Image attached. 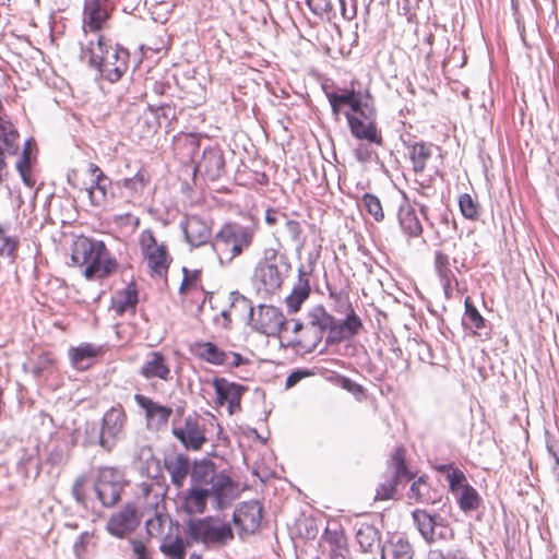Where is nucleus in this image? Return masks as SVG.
Wrapping results in <instances>:
<instances>
[{"mask_svg": "<svg viewBox=\"0 0 559 559\" xmlns=\"http://www.w3.org/2000/svg\"><path fill=\"white\" fill-rule=\"evenodd\" d=\"M309 9L319 16H323L332 12L333 7L331 0H306Z\"/></svg>", "mask_w": 559, "mask_h": 559, "instance_id": "nucleus-54", "label": "nucleus"}, {"mask_svg": "<svg viewBox=\"0 0 559 559\" xmlns=\"http://www.w3.org/2000/svg\"><path fill=\"white\" fill-rule=\"evenodd\" d=\"M275 258L276 252L272 250L271 257L260 261L254 270L253 277L259 283V289H263L266 293H274L283 283V274L273 262Z\"/></svg>", "mask_w": 559, "mask_h": 559, "instance_id": "nucleus-21", "label": "nucleus"}, {"mask_svg": "<svg viewBox=\"0 0 559 559\" xmlns=\"http://www.w3.org/2000/svg\"><path fill=\"white\" fill-rule=\"evenodd\" d=\"M170 373L167 358L160 352L148 353L140 368V374L146 380L159 379L162 381H169L171 379Z\"/></svg>", "mask_w": 559, "mask_h": 559, "instance_id": "nucleus-26", "label": "nucleus"}, {"mask_svg": "<svg viewBox=\"0 0 559 559\" xmlns=\"http://www.w3.org/2000/svg\"><path fill=\"white\" fill-rule=\"evenodd\" d=\"M343 313L346 314L344 320L337 321L334 318L333 329L325 338L329 345L340 344L344 340L352 338L362 329L361 319L356 314L353 307Z\"/></svg>", "mask_w": 559, "mask_h": 559, "instance_id": "nucleus-23", "label": "nucleus"}, {"mask_svg": "<svg viewBox=\"0 0 559 559\" xmlns=\"http://www.w3.org/2000/svg\"><path fill=\"white\" fill-rule=\"evenodd\" d=\"M68 445L66 441L56 440L48 447L46 462L52 466H59L68 461Z\"/></svg>", "mask_w": 559, "mask_h": 559, "instance_id": "nucleus-43", "label": "nucleus"}, {"mask_svg": "<svg viewBox=\"0 0 559 559\" xmlns=\"http://www.w3.org/2000/svg\"><path fill=\"white\" fill-rule=\"evenodd\" d=\"M353 136L381 146L383 139L376 126V110L367 102L359 100V108L354 112L345 111Z\"/></svg>", "mask_w": 559, "mask_h": 559, "instance_id": "nucleus-9", "label": "nucleus"}, {"mask_svg": "<svg viewBox=\"0 0 559 559\" xmlns=\"http://www.w3.org/2000/svg\"><path fill=\"white\" fill-rule=\"evenodd\" d=\"M93 536L94 535L91 532H83L80 534L79 538L74 543L73 550L79 559H81L85 555L87 545L93 539Z\"/></svg>", "mask_w": 559, "mask_h": 559, "instance_id": "nucleus-55", "label": "nucleus"}, {"mask_svg": "<svg viewBox=\"0 0 559 559\" xmlns=\"http://www.w3.org/2000/svg\"><path fill=\"white\" fill-rule=\"evenodd\" d=\"M111 187V179L104 173L93 178L92 183L85 189L90 202L94 206H102L107 202L108 191Z\"/></svg>", "mask_w": 559, "mask_h": 559, "instance_id": "nucleus-33", "label": "nucleus"}, {"mask_svg": "<svg viewBox=\"0 0 559 559\" xmlns=\"http://www.w3.org/2000/svg\"><path fill=\"white\" fill-rule=\"evenodd\" d=\"M215 323L221 325L222 328L224 329H229L230 328V324H231V319H230V312L229 310H223L216 318H215Z\"/></svg>", "mask_w": 559, "mask_h": 559, "instance_id": "nucleus-63", "label": "nucleus"}, {"mask_svg": "<svg viewBox=\"0 0 559 559\" xmlns=\"http://www.w3.org/2000/svg\"><path fill=\"white\" fill-rule=\"evenodd\" d=\"M428 559H467L462 550H449L443 552L439 549H431L428 552Z\"/></svg>", "mask_w": 559, "mask_h": 559, "instance_id": "nucleus-57", "label": "nucleus"}, {"mask_svg": "<svg viewBox=\"0 0 559 559\" xmlns=\"http://www.w3.org/2000/svg\"><path fill=\"white\" fill-rule=\"evenodd\" d=\"M227 354H228V357H227V361L225 364L226 366L235 368V367H239L240 365H242L245 362V358L240 354L234 353V352H230Z\"/></svg>", "mask_w": 559, "mask_h": 559, "instance_id": "nucleus-64", "label": "nucleus"}, {"mask_svg": "<svg viewBox=\"0 0 559 559\" xmlns=\"http://www.w3.org/2000/svg\"><path fill=\"white\" fill-rule=\"evenodd\" d=\"M86 483V477L81 475L79 476L73 485H72V495L76 502L84 504L85 503V492H84V486Z\"/></svg>", "mask_w": 559, "mask_h": 559, "instance_id": "nucleus-60", "label": "nucleus"}, {"mask_svg": "<svg viewBox=\"0 0 559 559\" xmlns=\"http://www.w3.org/2000/svg\"><path fill=\"white\" fill-rule=\"evenodd\" d=\"M80 59L96 70L100 79L110 83L118 82L129 68L130 53L102 34H94L80 43Z\"/></svg>", "mask_w": 559, "mask_h": 559, "instance_id": "nucleus-1", "label": "nucleus"}, {"mask_svg": "<svg viewBox=\"0 0 559 559\" xmlns=\"http://www.w3.org/2000/svg\"><path fill=\"white\" fill-rule=\"evenodd\" d=\"M135 459L139 461L140 466L143 467L144 465L150 466L151 464H156V460L154 459V453L151 447L143 445L138 449L135 453Z\"/></svg>", "mask_w": 559, "mask_h": 559, "instance_id": "nucleus-56", "label": "nucleus"}, {"mask_svg": "<svg viewBox=\"0 0 559 559\" xmlns=\"http://www.w3.org/2000/svg\"><path fill=\"white\" fill-rule=\"evenodd\" d=\"M356 540L361 551L371 552L373 548L379 547L380 533L369 524H362L356 532Z\"/></svg>", "mask_w": 559, "mask_h": 559, "instance_id": "nucleus-39", "label": "nucleus"}, {"mask_svg": "<svg viewBox=\"0 0 559 559\" xmlns=\"http://www.w3.org/2000/svg\"><path fill=\"white\" fill-rule=\"evenodd\" d=\"M435 146L431 143L416 142L407 145L408 157L415 174H423L432 157Z\"/></svg>", "mask_w": 559, "mask_h": 559, "instance_id": "nucleus-30", "label": "nucleus"}, {"mask_svg": "<svg viewBox=\"0 0 559 559\" xmlns=\"http://www.w3.org/2000/svg\"><path fill=\"white\" fill-rule=\"evenodd\" d=\"M138 304V294L134 288L127 287L114 301V309L122 314L128 309H133Z\"/></svg>", "mask_w": 559, "mask_h": 559, "instance_id": "nucleus-45", "label": "nucleus"}, {"mask_svg": "<svg viewBox=\"0 0 559 559\" xmlns=\"http://www.w3.org/2000/svg\"><path fill=\"white\" fill-rule=\"evenodd\" d=\"M311 288L309 283V274L302 267L298 270V280L286 297L285 302L290 312H297L301 305L308 299Z\"/></svg>", "mask_w": 559, "mask_h": 559, "instance_id": "nucleus-29", "label": "nucleus"}, {"mask_svg": "<svg viewBox=\"0 0 559 559\" xmlns=\"http://www.w3.org/2000/svg\"><path fill=\"white\" fill-rule=\"evenodd\" d=\"M164 467L170 476L171 484L180 489L183 487L188 475H190L191 461L186 454L176 453L165 456Z\"/></svg>", "mask_w": 559, "mask_h": 559, "instance_id": "nucleus-27", "label": "nucleus"}, {"mask_svg": "<svg viewBox=\"0 0 559 559\" xmlns=\"http://www.w3.org/2000/svg\"><path fill=\"white\" fill-rule=\"evenodd\" d=\"M254 238V230L238 223H226L215 234L212 247L217 254L221 265L231 261L247 251Z\"/></svg>", "mask_w": 559, "mask_h": 559, "instance_id": "nucleus-4", "label": "nucleus"}, {"mask_svg": "<svg viewBox=\"0 0 559 559\" xmlns=\"http://www.w3.org/2000/svg\"><path fill=\"white\" fill-rule=\"evenodd\" d=\"M329 289V297L335 301V311L338 313H343L347 311V309L352 308V304L348 300V297L343 292H336L331 287Z\"/></svg>", "mask_w": 559, "mask_h": 559, "instance_id": "nucleus-53", "label": "nucleus"}, {"mask_svg": "<svg viewBox=\"0 0 559 559\" xmlns=\"http://www.w3.org/2000/svg\"><path fill=\"white\" fill-rule=\"evenodd\" d=\"M447 480L449 483L450 491L453 495L459 493L462 486L468 484L464 473L459 468H452V471L447 475Z\"/></svg>", "mask_w": 559, "mask_h": 559, "instance_id": "nucleus-52", "label": "nucleus"}, {"mask_svg": "<svg viewBox=\"0 0 559 559\" xmlns=\"http://www.w3.org/2000/svg\"><path fill=\"white\" fill-rule=\"evenodd\" d=\"M354 154L360 163H368L372 159L374 152L369 144L361 143L355 148Z\"/></svg>", "mask_w": 559, "mask_h": 559, "instance_id": "nucleus-61", "label": "nucleus"}, {"mask_svg": "<svg viewBox=\"0 0 559 559\" xmlns=\"http://www.w3.org/2000/svg\"><path fill=\"white\" fill-rule=\"evenodd\" d=\"M190 477L192 486L203 487L212 492L217 510L226 508L234 498V484L224 472L216 473L215 465L209 460H202L191 464Z\"/></svg>", "mask_w": 559, "mask_h": 559, "instance_id": "nucleus-3", "label": "nucleus"}, {"mask_svg": "<svg viewBox=\"0 0 559 559\" xmlns=\"http://www.w3.org/2000/svg\"><path fill=\"white\" fill-rule=\"evenodd\" d=\"M150 182V176L143 169H140L133 177L124 178L121 186L129 191L130 197H141Z\"/></svg>", "mask_w": 559, "mask_h": 559, "instance_id": "nucleus-42", "label": "nucleus"}, {"mask_svg": "<svg viewBox=\"0 0 559 559\" xmlns=\"http://www.w3.org/2000/svg\"><path fill=\"white\" fill-rule=\"evenodd\" d=\"M464 308L465 311L463 317V324L466 328L472 329L475 335L489 336V333L487 331L483 333V331L486 330V320L479 313L477 308L473 305L469 297L465 298Z\"/></svg>", "mask_w": 559, "mask_h": 559, "instance_id": "nucleus-37", "label": "nucleus"}, {"mask_svg": "<svg viewBox=\"0 0 559 559\" xmlns=\"http://www.w3.org/2000/svg\"><path fill=\"white\" fill-rule=\"evenodd\" d=\"M53 362L55 360L49 354H41L33 364L31 373L37 378L41 377L46 371H49L52 368Z\"/></svg>", "mask_w": 559, "mask_h": 559, "instance_id": "nucleus-51", "label": "nucleus"}, {"mask_svg": "<svg viewBox=\"0 0 559 559\" xmlns=\"http://www.w3.org/2000/svg\"><path fill=\"white\" fill-rule=\"evenodd\" d=\"M261 521L262 507L255 500L241 502L233 513V522L241 538L245 535L254 534L259 530Z\"/></svg>", "mask_w": 559, "mask_h": 559, "instance_id": "nucleus-15", "label": "nucleus"}, {"mask_svg": "<svg viewBox=\"0 0 559 559\" xmlns=\"http://www.w3.org/2000/svg\"><path fill=\"white\" fill-rule=\"evenodd\" d=\"M114 3L110 0H85L83 9L84 38L100 34V29L107 23Z\"/></svg>", "mask_w": 559, "mask_h": 559, "instance_id": "nucleus-13", "label": "nucleus"}, {"mask_svg": "<svg viewBox=\"0 0 559 559\" xmlns=\"http://www.w3.org/2000/svg\"><path fill=\"white\" fill-rule=\"evenodd\" d=\"M192 350L201 360L216 366L225 365L228 357L226 352L212 342H197Z\"/></svg>", "mask_w": 559, "mask_h": 559, "instance_id": "nucleus-34", "label": "nucleus"}, {"mask_svg": "<svg viewBox=\"0 0 559 559\" xmlns=\"http://www.w3.org/2000/svg\"><path fill=\"white\" fill-rule=\"evenodd\" d=\"M126 423L127 414L123 407L121 405L112 406L104 414L99 428L94 423L86 424V442L98 444L105 451L110 452L123 439Z\"/></svg>", "mask_w": 559, "mask_h": 559, "instance_id": "nucleus-5", "label": "nucleus"}, {"mask_svg": "<svg viewBox=\"0 0 559 559\" xmlns=\"http://www.w3.org/2000/svg\"><path fill=\"white\" fill-rule=\"evenodd\" d=\"M391 467L393 468V474L379 485L376 491V500L391 499L397 484L403 480L407 481L413 477L405 464V451L403 448H397L394 451L391 457Z\"/></svg>", "mask_w": 559, "mask_h": 559, "instance_id": "nucleus-14", "label": "nucleus"}, {"mask_svg": "<svg viewBox=\"0 0 559 559\" xmlns=\"http://www.w3.org/2000/svg\"><path fill=\"white\" fill-rule=\"evenodd\" d=\"M408 498L417 503H433L435 500L429 496V487L423 476L415 480L409 489Z\"/></svg>", "mask_w": 559, "mask_h": 559, "instance_id": "nucleus-44", "label": "nucleus"}, {"mask_svg": "<svg viewBox=\"0 0 559 559\" xmlns=\"http://www.w3.org/2000/svg\"><path fill=\"white\" fill-rule=\"evenodd\" d=\"M20 246V238L13 235H7L4 227L0 235V257L14 258Z\"/></svg>", "mask_w": 559, "mask_h": 559, "instance_id": "nucleus-48", "label": "nucleus"}, {"mask_svg": "<svg viewBox=\"0 0 559 559\" xmlns=\"http://www.w3.org/2000/svg\"><path fill=\"white\" fill-rule=\"evenodd\" d=\"M420 216L429 222L426 205H420L419 209H416L415 205L411 204L407 200L400 205L397 219L404 235L409 238L421 236L424 228Z\"/></svg>", "mask_w": 559, "mask_h": 559, "instance_id": "nucleus-17", "label": "nucleus"}, {"mask_svg": "<svg viewBox=\"0 0 559 559\" xmlns=\"http://www.w3.org/2000/svg\"><path fill=\"white\" fill-rule=\"evenodd\" d=\"M31 150H32V141L27 140L24 143L23 152L19 160L16 162V170L19 171L23 182L32 188L35 185V180L31 173Z\"/></svg>", "mask_w": 559, "mask_h": 559, "instance_id": "nucleus-41", "label": "nucleus"}, {"mask_svg": "<svg viewBox=\"0 0 559 559\" xmlns=\"http://www.w3.org/2000/svg\"><path fill=\"white\" fill-rule=\"evenodd\" d=\"M99 352V347L90 343H84L78 347L70 348L69 356L75 368L84 370L92 365L93 358H95Z\"/></svg>", "mask_w": 559, "mask_h": 559, "instance_id": "nucleus-36", "label": "nucleus"}, {"mask_svg": "<svg viewBox=\"0 0 559 559\" xmlns=\"http://www.w3.org/2000/svg\"><path fill=\"white\" fill-rule=\"evenodd\" d=\"M459 206L465 218L472 221L479 218V204L468 193L460 195Z\"/></svg>", "mask_w": 559, "mask_h": 559, "instance_id": "nucleus-47", "label": "nucleus"}, {"mask_svg": "<svg viewBox=\"0 0 559 559\" xmlns=\"http://www.w3.org/2000/svg\"><path fill=\"white\" fill-rule=\"evenodd\" d=\"M185 238L192 247L205 245L211 238V228L198 216H189L181 224Z\"/></svg>", "mask_w": 559, "mask_h": 559, "instance_id": "nucleus-28", "label": "nucleus"}, {"mask_svg": "<svg viewBox=\"0 0 559 559\" xmlns=\"http://www.w3.org/2000/svg\"><path fill=\"white\" fill-rule=\"evenodd\" d=\"M361 204L369 215L373 217L377 223L384 219V212L380 199L372 193H365L361 198Z\"/></svg>", "mask_w": 559, "mask_h": 559, "instance_id": "nucleus-46", "label": "nucleus"}, {"mask_svg": "<svg viewBox=\"0 0 559 559\" xmlns=\"http://www.w3.org/2000/svg\"><path fill=\"white\" fill-rule=\"evenodd\" d=\"M173 433L188 450H200L206 440L198 420L192 416L185 419L182 427H175Z\"/></svg>", "mask_w": 559, "mask_h": 559, "instance_id": "nucleus-25", "label": "nucleus"}, {"mask_svg": "<svg viewBox=\"0 0 559 559\" xmlns=\"http://www.w3.org/2000/svg\"><path fill=\"white\" fill-rule=\"evenodd\" d=\"M182 274L183 277L179 293L181 295L192 294L193 297L201 299V302L204 304L207 293L204 290L201 283V271L182 267Z\"/></svg>", "mask_w": 559, "mask_h": 559, "instance_id": "nucleus-31", "label": "nucleus"}, {"mask_svg": "<svg viewBox=\"0 0 559 559\" xmlns=\"http://www.w3.org/2000/svg\"><path fill=\"white\" fill-rule=\"evenodd\" d=\"M435 270L439 280L454 278V274L450 267V259L442 251L435 252Z\"/></svg>", "mask_w": 559, "mask_h": 559, "instance_id": "nucleus-50", "label": "nucleus"}, {"mask_svg": "<svg viewBox=\"0 0 559 559\" xmlns=\"http://www.w3.org/2000/svg\"><path fill=\"white\" fill-rule=\"evenodd\" d=\"M140 524L138 511L133 504H126L121 510L111 514L107 522V531L116 537H123L133 532Z\"/></svg>", "mask_w": 559, "mask_h": 559, "instance_id": "nucleus-22", "label": "nucleus"}, {"mask_svg": "<svg viewBox=\"0 0 559 559\" xmlns=\"http://www.w3.org/2000/svg\"><path fill=\"white\" fill-rule=\"evenodd\" d=\"M334 324V317L326 309L317 305L308 310L305 321H296L293 332L299 333L298 344L306 352H313L322 342L324 333H331Z\"/></svg>", "mask_w": 559, "mask_h": 559, "instance_id": "nucleus-6", "label": "nucleus"}, {"mask_svg": "<svg viewBox=\"0 0 559 559\" xmlns=\"http://www.w3.org/2000/svg\"><path fill=\"white\" fill-rule=\"evenodd\" d=\"M20 148V134L14 123L0 116V188L7 177L5 154L15 155Z\"/></svg>", "mask_w": 559, "mask_h": 559, "instance_id": "nucleus-16", "label": "nucleus"}, {"mask_svg": "<svg viewBox=\"0 0 559 559\" xmlns=\"http://www.w3.org/2000/svg\"><path fill=\"white\" fill-rule=\"evenodd\" d=\"M285 228L287 234L292 237L293 240H298L301 234V226L296 221H287L285 224Z\"/></svg>", "mask_w": 559, "mask_h": 559, "instance_id": "nucleus-62", "label": "nucleus"}, {"mask_svg": "<svg viewBox=\"0 0 559 559\" xmlns=\"http://www.w3.org/2000/svg\"><path fill=\"white\" fill-rule=\"evenodd\" d=\"M159 548L170 559H185L186 549L180 538L164 540Z\"/></svg>", "mask_w": 559, "mask_h": 559, "instance_id": "nucleus-49", "label": "nucleus"}, {"mask_svg": "<svg viewBox=\"0 0 559 559\" xmlns=\"http://www.w3.org/2000/svg\"><path fill=\"white\" fill-rule=\"evenodd\" d=\"M187 534L195 543L216 548L224 547L234 539L231 524L221 516L191 519L187 523Z\"/></svg>", "mask_w": 559, "mask_h": 559, "instance_id": "nucleus-7", "label": "nucleus"}, {"mask_svg": "<svg viewBox=\"0 0 559 559\" xmlns=\"http://www.w3.org/2000/svg\"><path fill=\"white\" fill-rule=\"evenodd\" d=\"M326 96L335 119H338L342 105L348 106L350 108L349 112H354V110L359 108V100L361 99L354 91H346L341 94L328 93Z\"/></svg>", "mask_w": 559, "mask_h": 559, "instance_id": "nucleus-38", "label": "nucleus"}, {"mask_svg": "<svg viewBox=\"0 0 559 559\" xmlns=\"http://www.w3.org/2000/svg\"><path fill=\"white\" fill-rule=\"evenodd\" d=\"M165 519L162 514L155 513L154 518L146 520L145 526L150 536H156L162 532Z\"/></svg>", "mask_w": 559, "mask_h": 559, "instance_id": "nucleus-59", "label": "nucleus"}, {"mask_svg": "<svg viewBox=\"0 0 559 559\" xmlns=\"http://www.w3.org/2000/svg\"><path fill=\"white\" fill-rule=\"evenodd\" d=\"M413 520L424 539L431 544L440 539H448L453 536L451 528L444 523L439 514H430L425 510H415L412 513Z\"/></svg>", "mask_w": 559, "mask_h": 559, "instance_id": "nucleus-11", "label": "nucleus"}, {"mask_svg": "<svg viewBox=\"0 0 559 559\" xmlns=\"http://www.w3.org/2000/svg\"><path fill=\"white\" fill-rule=\"evenodd\" d=\"M209 498L213 499L212 492L209 489L192 486L187 491L182 506L189 514L203 513Z\"/></svg>", "mask_w": 559, "mask_h": 559, "instance_id": "nucleus-32", "label": "nucleus"}, {"mask_svg": "<svg viewBox=\"0 0 559 559\" xmlns=\"http://www.w3.org/2000/svg\"><path fill=\"white\" fill-rule=\"evenodd\" d=\"M320 546L331 559H346L348 555L347 538L336 522L328 524L320 538Z\"/></svg>", "mask_w": 559, "mask_h": 559, "instance_id": "nucleus-19", "label": "nucleus"}, {"mask_svg": "<svg viewBox=\"0 0 559 559\" xmlns=\"http://www.w3.org/2000/svg\"><path fill=\"white\" fill-rule=\"evenodd\" d=\"M129 543L131 545L133 559H151V554L142 540L131 538Z\"/></svg>", "mask_w": 559, "mask_h": 559, "instance_id": "nucleus-58", "label": "nucleus"}, {"mask_svg": "<svg viewBox=\"0 0 559 559\" xmlns=\"http://www.w3.org/2000/svg\"><path fill=\"white\" fill-rule=\"evenodd\" d=\"M382 559H413L414 550L408 540L393 537L381 549Z\"/></svg>", "mask_w": 559, "mask_h": 559, "instance_id": "nucleus-35", "label": "nucleus"}, {"mask_svg": "<svg viewBox=\"0 0 559 559\" xmlns=\"http://www.w3.org/2000/svg\"><path fill=\"white\" fill-rule=\"evenodd\" d=\"M212 385L216 393V404L223 406L228 405V413L231 415L240 411V402L247 388L242 384L229 382L225 378H214Z\"/></svg>", "mask_w": 559, "mask_h": 559, "instance_id": "nucleus-18", "label": "nucleus"}, {"mask_svg": "<svg viewBox=\"0 0 559 559\" xmlns=\"http://www.w3.org/2000/svg\"><path fill=\"white\" fill-rule=\"evenodd\" d=\"M460 509L464 512H469L478 509L480 504V497L475 488L469 484L463 485L459 493H454Z\"/></svg>", "mask_w": 559, "mask_h": 559, "instance_id": "nucleus-40", "label": "nucleus"}, {"mask_svg": "<svg viewBox=\"0 0 559 559\" xmlns=\"http://www.w3.org/2000/svg\"><path fill=\"white\" fill-rule=\"evenodd\" d=\"M230 299L231 307L241 305L243 308L249 309L250 320L255 331L269 336H274L285 329L286 319L278 308L274 306L260 305L255 313L250 301L238 292H233L230 294Z\"/></svg>", "mask_w": 559, "mask_h": 559, "instance_id": "nucleus-8", "label": "nucleus"}, {"mask_svg": "<svg viewBox=\"0 0 559 559\" xmlns=\"http://www.w3.org/2000/svg\"><path fill=\"white\" fill-rule=\"evenodd\" d=\"M194 170L195 174L207 180H218L225 174V159L222 150L217 146L204 148Z\"/></svg>", "mask_w": 559, "mask_h": 559, "instance_id": "nucleus-20", "label": "nucleus"}, {"mask_svg": "<svg viewBox=\"0 0 559 559\" xmlns=\"http://www.w3.org/2000/svg\"><path fill=\"white\" fill-rule=\"evenodd\" d=\"M94 488L100 503L110 508L120 500L122 491L121 475L116 468L103 467L99 469Z\"/></svg>", "mask_w": 559, "mask_h": 559, "instance_id": "nucleus-12", "label": "nucleus"}, {"mask_svg": "<svg viewBox=\"0 0 559 559\" xmlns=\"http://www.w3.org/2000/svg\"><path fill=\"white\" fill-rule=\"evenodd\" d=\"M139 243L151 275L157 277L165 276L173 261L167 246L164 242H157L151 229L142 230Z\"/></svg>", "mask_w": 559, "mask_h": 559, "instance_id": "nucleus-10", "label": "nucleus"}, {"mask_svg": "<svg viewBox=\"0 0 559 559\" xmlns=\"http://www.w3.org/2000/svg\"><path fill=\"white\" fill-rule=\"evenodd\" d=\"M134 401L142 409H144L147 425L150 427L160 429L167 425L173 414V409L170 407L160 405L143 394H135Z\"/></svg>", "mask_w": 559, "mask_h": 559, "instance_id": "nucleus-24", "label": "nucleus"}, {"mask_svg": "<svg viewBox=\"0 0 559 559\" xmlns=\"http://www.w3.org/2000/svg\"><path fill=\"white\" fill-rule=\"evenodd\" d=\"M71 261L73 265L84 267L83 274L87 280L103 278L117 269L104 242L85 236L73 240Z\"/></svg>", "mask_w": 559, "mask_h": 559, "instance_id": "nucleus-2", "label": "nucleus"}]
</instances>
